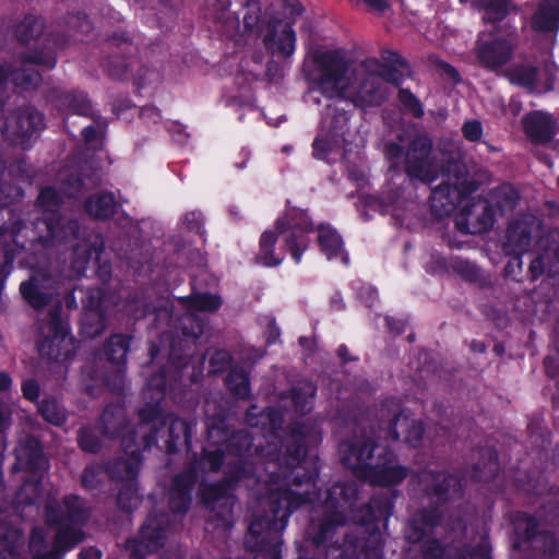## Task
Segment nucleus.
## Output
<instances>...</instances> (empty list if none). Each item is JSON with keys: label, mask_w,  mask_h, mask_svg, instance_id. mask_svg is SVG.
I'll return each mask as SVG.
<instances>
[{"label": "nucleus", "mask_w": 559, "mask_h": 559, "mask_svg": "<svg viewBox=\"0 0 559 559\" xmlns=\"http://www.w3.org/2000/svg\"><path fill=\"white\" fill-rule=\"evenodd\" d=\"M377 61L350 63L336 51L317 56L308 79L314 88L328 98H340L356 107L378 105L384 98L385 83L400 85L402 75L397 71L384 70L379 74L371 71Z\"/></svg>", "instance_id": "nucleus-1"}, {"label": "nucleus", "mask_w": 559, "mask_h": 559, "mask_svg": "<svg viewBox=\"0 0 559 559\" xmlns=\"http://www.w3.org/2000/svg\"><path fill=\"white\" fill-rule=\"evenodd\" d=\"M311 226L306 212L290 211L285 217L278 219L272 229L261 235L258 261L265 266L281 264L285 257V246L295 262L299 263L309 242L305 233L310 231Z\"/></svg>", "instance_id": "nucleus-2"}, {"label": "nucleus", "mask_w": 559, "mask_h": 559, "mask_svg": "<svg viewBox=\"0 0 559 559\" xmlns=\"http://www.w3.org/2000/svg\"><path fill=\"white\" fill-rule=\"evenodd\" d=\"M340 452L344 464L372 485H396L407 475L385 448L371 441L344 442Z\"/></svg>", "instance_id": "nucleus-3"}, {"label": "nucleus", "mask_w": 559, "mask_h": 559, "mask_svg": "<svg viewBox=\"0 0 559 559\" xmlns=\"http://www.w3.org/2000/svg\"><path fill=\"white\" fill-rule=\"evenodd\" d=\"M271 500L276 503L275 520H255L246 536L247 547L257 552L254 559H281L278 533L286 526V519L293 508L304 502H314L308 491L284 490L278 496L272 493Z\"/></svg>", "instance_id": "nucleus-4"}, {"label": "nucleus", "mask_w": 559, "mask_h": 559, "mask_svg": "<svg viewBox=\"0 0 559 559\" xmlns=\"http://www.w3.org/2000/svg\"><path fill=\"white\" fill-rule=\"evenodd\" d=\"M357 497V487L355 484L334 485L328 492L323 501L324 523L322 524V535L328 534L332 526L346 522L345 513L353 507Z\"/></svg>", "instance_id": "nucleus-5"}, {"label": "nucleus", "mask_w": 559, "mask_h": 559, "mask_svg": "<svg viewBox=\"0 0 559 559\" xmlns=\"http://www.w3.org/2000/svg\"><path fill=\"white\" fill-rule=\"evenodd\" d=\"M305 437V432H293L290 439L293 442L297 443L292 450L289 447L286 449V453L284 455L277 454V437L273 436L272 442L267 444L266 448L261 449V456L269 460V464L274 463V465H278L282 468V474L285 479L290 478L292 476L287 475L286 469L293 468L294 480H298L300 471L305 469L308 465V462L302 460V455L305 453L304 444L301 440Z\"/></svg>", "instance_id": "nucleus-6"}, {"label": "nucleus", "mask_w": 559, "mask_h": 559, "mask_svg": "<svg viewBox=\"0 0 559 559\" xmlns=\"http://www.w3.org/2000/svg\"><path fill=\"white\" fill-rule=\"evenodd\" d=\"M214 19L224 23L227 31L252 33L260 28L261 9L257 3L248 1L242 24L236 11L229 10L228 0H212Z\"/></svg>", "instance_id": "nucleus-7"}, {"label": "nucleus", "mask_w": 559, "mask_h": 559, "mask_svg": "<svg viewBox=\"0 0 559 559\" xmlns=\"http://www.w3.org/2000/svg\"><path fill=\"white\" fill-rule=\"evenodd\" d=\"M45 338L39 345L43 356L56 360L67 359L74 349L73 338L69 335L68 324L60 319H52L43 330Z\"/></svg>", "instance_id": "nucleus-8"}, {"label": "nucleus", "mask_w": 559, "mask_h": 559, "mask_svg": "<svg viewBox=\"0 0 559 559\" xmlns=\"http://www.w3.org/2000/svg\"><path fill=\"white\" fill-rule=\"evenodd\" d=\"M263 44L273 55L289 57L295 51L296 36L289 22L275 21L262 31Z\"/></svg>", "instance_id": "nucleus-9"}, {"label": "nucleus", "mask_w": 559, "mask_h": 559, "mask_svg": "<svg viewBox=\"0 0 559 559\" xmlns=\"http://www.w3.org/2000/svg\"><path fill=\"white\" fill-rule=\"evenodd\" d=\"M389 413L393 415L389 427L392 439L403 440L414 447L419 444L424 435L421 421L414 418L408 412L401 411L397 404H393Z\"/></svg>", "instance_id": "nucleus-10"}, {"label": "nucleus", "mask_w": 559, "mask_h": 559, "mask_svg": "<svg viewBox=\"0 0 559 559\" xmlns=\"http://www.w3.org/2000/svg\"><path fill=\"white\" fill-rule=\"evenodd\" d=\"M429 151L430 141L427 138L419 136L413 142L406 156V170L411 177L428 182L435 179Z\"/></svg>", "instance_id": "nucleus-11"}, {"label": "nucleus", "mask_w": 559, "mask_h": 559, "mask_svg": "<svg viewBox=\"0 0 559 559\" xmlns=\"http://www.w3.org/2000/svg\"><path fill=\"white\" fill-rule=\"evenodd\" d=\"M162 519H150L142 527L136 539L128 540L126 547L134 556L141 558L148 552L157 550L164 540V533L160 531Z\"/></svg>", "instance_id": "nucleus-12"}, {"label": "nucleus", "mask_w": 559, "mask_h": 559, "mask_svg": "<svg viewBox=\"0 0 559 559\" xmlns=\"http://www.w3.org/2000/svg\"><path fill=\"white\" fill-rule=\"evenodd\" d=\"M512 51V45L509 40L500 37L491 38L483 34L479 38L478 55L487 67L495 68L504 63Z\"/></svg>", "instance_id": "nucleus-13"}, {"label": "nucleus", "mask_w": 559, "mask_h": 559, "mask_svg": "<svg viewBox=\"0 0 559 559\" xmlns=\"http://www.w3.org/2000/svg\"><path fill=\"white\" fill-rule=\"evenodd\" d=\"M537 32H555L559 28V0H539L531 17Z\"/></svg>", "instance_id": "nucleus-14"}, {"label": "nucleus", "mask_w": 559, "mask_h": 559, "mask_svg": "<svg viewBox=\"0 0 559 559\" xmlns=\"http://www.w3.org/2000/svg\"><path fill=\"white\" fill-rule=\"evenodd\" d=\"M556 129V120L543 111L532 112L524 120L526 134L536 142L549 141L555 134Z\"/></svg>", "instance_id": "nucleus-15"}, {"label": "nucleus", "mask_w": 559, "mask_h": 559, "mask_svg": "<svg viewBox=\"0 0 559 559\" xmlns=\"http://www.w3.org/2000/svg\"><path fill=\"white\" fill-rule=\"evenodd\" d=\"M97 297L92 295L87 301L90 308L83 319L82 329L86 336L94 337L104 330V322L102 318V310L105 304L100 292H96Z\"/></svg>", "instance_id": "nucleus-16"}, {"label": "nucleus", "mask_w": 559, "mask_h": 559, "mask_svg": "<svg viewBox=\"0 0 559 559\" xmlns=\"http://www.w3.org/2000/svg\"><path fill=\"white\" fill-rule=\"evenodd\" d=\"M318 241L321 251L325 254L328 260L340 259V261L344 263L347 261L343 251V241L338 234L330 226L320 225L318 227Z\"/></svg>", "instance_id": "nucleus-17"}, {"label": "nucleus", "mask_w": 559, "mask_h": 559, "mask_svg": "<svg viewBox=\"0 0 559 559\" xmlns=\"http://www.w3.org/2000/svg\"><path fill=\"white\" fill-rule=\"evenodd\" d=\"M116 207V201L111 193H95L86 202V211L95 217H107Z\"/></svg>", "instance_id": "nucleus-18"}, {"label": "nucleus", "mask_w": 559, "mask_h": 559, "mask_svg": "<svg viewBox=\"0 0 559 559\" xmlns=\"http://www.w3.org/2000/svg\"><path fill=\"white\" fill-rule=\"evenodd\" d=\"M493 223L491 213L487 212V205L479 202L473 206V212L467 214V229L471 233L486 230Z\"/></svg>", "instance_id": "nucleus-19"}, {"label": "nucleus", "mask_w": 559, "mask_h": 559, "mask_svg": "<svg viewBox=\"0 0 559 559\" xmlns=\"http://www.w3.org/2000/svg\"><path fill=\"white\" fill-rule=\"evenodd\" d=\"M453 195L455 198L459 195V191L454 188L452 191L448 186L438 187L432 191L431 194V206L436 213L439 215H448L454 209V201L449 200V195Z\"/></svg>", "instance_id": "nucleus-20"}, {"label": "nucleus", "mask_w": 559, "mask_h": 559, "mask_svg": "<svg viewBox=\"0 0 559 559\" xmlns=\"http://www.w3.org/2000/svg\"><path fill=\"white\" fill-rule=\"evenodd\" d=\"M190 317L195 311H214L219 308L221 299L215 295H194L182 299Z\"/></svg>", "instance_id": "nucleus-21"}, {"label": "nucleus", "mask_w": 559, "mask_h": 559, "mask_svg": "<svg viewBox=\"0 0 559 559\" xmlns=\"http://www.w3.org/2000/svg\"><path fill=\"white\" fill-rule=\"evenodd\" d=\"M128 439H123L122 444L127 453H130V462H119L117 464L118 477L132 479L136 474L140 465V456L136 449H130Z\"/></svg>", "instance_id": "nucleus-22"}, {"label": "nucleus", "mask_w": 559, "mask_h": 559, "mask_svg": "<svg viewBox=\"0 0 559 559\" xmlns=\"http://www.w3.org/2000/svg\"><path fill=\"white\" fill-rule=\"evenodd\" d=\"M477 5L484 9V19L489 21H499L508 12L507 0H474Z\"/></svg>", "instance_id": "nucleus-23"}, {"label": "nucleus", "mask_w": 559, "mask_h": 559, "mask_svg": "<svg viewBox=\"0 0 559 559\" xmlns=\"http://www.w3.org/2000/svg\"><path fill=\"white\" fill-rule=\"evenodd\" d=\"M21 293L33 307L40 308L46 304V294L39 290V285L36 278L21 284Z\"/></svg>", "instance_id": "nucleus-24"}, {"label": "nucleus", "mask_w": 559, "mask_h": 559, "mask_svg": "<svg viewBox=\"0 0 559 559\" xmlns=\"http://www.w3.org/2000/svg\"><path fill=\"white\" fill-rule=\"evenodd\" d=\"M127 341L122 336H114L108 344V356L116 364H122L127 357Z\"/></svg>", "instance_id": "nucleus-25"}, {"label": "nucleus", "mask_w": 559, "mask_h": 559, "mask_svg": "<svg viewBox=\"0 0 559 559\" xmlns=\"http://www.w3.org/2000/svg\"><path fill=\"white\" fill-rule=\"evenodd\" d=\"M39 411L43 417L53 425H60L64 420L63 409L55 401L43 403Z\"/></svg>", "instance_id": "nucleus-26"}, {"label": "nucleus", "mask_w": 559, "mask_h": 559, "mask_svg": "<svg viewBox=\"0 0 559 559\" xmlns=\"http://www.w3.org/2000/svg\"><path fill=\"white\" fill-rule=\"evenodd\" d=\"M539 73L535 69H519L511 75V81L528 88H536Z\"/></svg>", "instance_id": "nucleus-27"}, {"label": "nucleus", "mask_w": 559, "mask_h": 559, "mask_svg": "<svg viewBox=\"0 0 559 559\" xmlns=\"http://www.w3.org/2000/svg\"><path fill=\"white\" fill-rule=\"evenodd\" d=\"M228 386L229 389L235 392V394L239 395L240 397H245L249 394V382L248 378L237 371H233L228 376Z\"/></svg>", "instance_id": "nucleus-28"}, {"label": "nucleus", "mask_w": 559, "mask_h": 559, "mask_svg": "<svg viewBox=\"0 0 559 559\" xmlns=\"http://www.w3.org/2000/svg\"><path fill=\"white\" fill-rule=\"evenodd\" d=\"M83 535L76 527H67L64 531L59 530L57 533V545L66 548H71L76 543L81 542Z\"/></svg>", "instance_id": "nucleus-29"}, {"label": "nucleus", "mask_w": 559, "mask_h": 559, "mask_svg": "<svg viewBox=\"0 0 559 559\" xmlns=\"http://www.w3.org/2000/svg\"><path fill=\"white\" fill-rule=\"evenodd\" d=\"M188 489L182 487L181 479L176 480V487L171 493V508L175 511H182L189 502Z\"/></svg>", "instance_id": "nucleus-30"}, {"label": "nucleus", "mask_w": 559, "mask_h": 559, "mask_svg": "<svg viewBox=\"0 0 559 559\" xmlns=\"http://www.w3.org/2000/svg\"><path fill=\"white\" fill-rule=\"evenodd\" d=\"M13 81L25 88L37 86L40 81V75L37 71L26 68L21 72L13 74Z\"/></svg>", "instance_id": "nucleus-31"}, {"label": "nucleus", "mask_w": 559, "mask_h": 559, "mask_svg": "<svg viewBox=\"0 0 559 559\" xmlns=\"http://www.w3.org/2000/svg\"><path fill=\"white\" fill-rule=\"evenodd\" d=\"M64 507L67 512V521L76 523L83 519L81 515L82 503L76 497H69L64 500Z\"/></svg>", "instance_id": "nucleus-32"}, {"label": "nucleus", "mask_w": 559, "mask_h": 559, "mask_svg": "<svg viewBox=\"0 0 559 559\" xmlns=\"http://www.w3.org/2000/svg\"><path fill=\"white\" fill-rule=\"evenodd\" d=\"M399 98L401 103L413 112L415 116H420L423 114L421 107L416 98L407 91H400Z\"/></svg>", "instance_id": "nucleus-33"}, {"label": "nucleus", "mask_w": 559, "mask_h": 559, "mask_svg": "<svg viewBox=\"0 0 559 559\" xmlns=\"http://www.w3.org/2000/svg\"><path fill=\"white\" fill-rule=\"evenodd\" d=\"M463 133L467 140L476 141L480 139L483 129L478 121H468L463 126Z\"/></svg>", "instance_id": "nucleus-34"}, {"label": "nucleus", "mask_w": 559, "mask_h": 559, "mask_svg": "<svg viewBox=\"0 0 559 559\" xmlns=\"http://www.w3.org/2000/svg\"><path fill=\"white\" fill-rule=\"evenodd\" d=\"M79 442L84 451L94 452L98 448L97 440L87 430L81 432Z\"/></svg>", "instance_id": "nucleus-35"}, {"label": "nucleus", "mask_w": 559, "mask_h": 559, "mask_svg": "<svg viewBox=\"0 0 559 559\" xmlns=\"http://www.w3.org/2000/svg\"><path fill=\"white\" fill-rule=\"evenodd\" d=\"M230 362V357L227 352H217L212 357V366L214 372H219L225 369Z\"/></svg>", "instance_id": "nucleus-36"}, {"label": "nucleus", "mask_w": 559, "mask_h": 559, "mask_svg": "<svg viewBox=\"0 0 559 559\" xmlns=\"http://www.w3.org/2000/svg\"><path fill=\"white\" fill-rule=\"evenodd\" d=\"M501 193L504 195V202L501 203V207L503 210L512 209L518 200V193L513 188L506 187L501 191Z\"/></svg>", "instance_id": "nucleus-37"}, {"label": "nucleus", "mask_w": 559, "mask_h": 559, "mask_svg": "<svg viewBox=\"0 0 559 559\" xmlns=\"http://www.w3.org/2000/svg\"><path fill=\"white\" fill-rule=\"evenodd\" d=\"M23 394L27 400L34 401L38 397L39 388L38 384L33 381L28 380L23 383Z\"/></svg>", "instance_id": "nucleus-38"}, {"label": "nucleus", "mask_w": 559, "mask_h": 559, "mask_svg": "<svg viewBox=\"0 0 559 559\" xmlns=\"http://www.w3.org/2000/svg\"><path fill=\"white\" fill-rule=\"evenodd\" d=\"M66 100L69 102V105L71 107V110L76 114H85L88 109L87 100L84 97H81L80 102L78 104H74V96L68 95L66 97Z\"/></svg>", "instance_id": "nucleus-39"}, {"label": "nucleus", "mask_w": 559, "mask_h": 559, "mask_svg": "<svg viewBox=\"0 0 559 559\" xmlns=\"http://www.w3.org/2000/svg\"><path fill=\"white\" fill-rule=\"evenodd\" d=\"M314 156L317 158H324L326 152L331 148L329 141L318 138L313 142Z\"/></svg>", "instance_id": "nucleus-40"}, {"label": "nucleus", "mask_w": 559, "mask_h": 559, "mask_svg": "<svg viewBox=\"0 0 559 559\" xmlns=\"http://www.w3.org/2000/svg\"><path fill=\"white\" fill-rule=\"evenodd\" d=\"M58 195L57 192L52 188L43 189L39 195V202L43 205L48 206L50 202H55Z\"/></svg>", "instance_id": "nucleus-41"}, {"label": "nucleus", "mask_w": 559, "mask_h": 559, "mask_svg": "<svg viewBox=\"0 0 559 559\" xmlns=\"http://www.w3.org/2000/svg\"><path fill=\"white\" fill-rule=\"evenodd\" d=\"M79 559H100V551L95 548L84 549L80 552Z\"/></svg>", "instance_id": "nucleus-42"}, {"label": "nucleus", "mask_w": 559, "mask_h": 559, "mask_svg": "<svg viewBox=\"0 0 559 559\" xmlns=\"http://www.w3.org/2000/svg\"><path fill=\"white\" fill-rule=\"evenodd\" d=\"M11 378L5 372H0V391H5L11 386Z\"/></svg>", "instance_id": "nucleus-43"}, {"label": "nucleus", "mask_w": 559, "mask_h": 559, "mask_svg": "<svg viewBox=\"0 0 559 559\" xmlns=\"http://www.w3.org/2000/svg\"><path fill=\"white\" fill-rule=\"evenodd\" d=\"M386 155L392 159L399 158L402 155V150L397 144H392L389 146Z\"/></svg>", "instance_id": "nucleus-44"}, {"label": "nucleus", "mask_w": 559, "mask_h": 559, "mask_svg": "<svg viewBox=\"0 0 559 559\" xmlns=\"http://www.w3.org/2000/svg\"><path fill=\"white\" fill-rule=\"evenodd\" d=\"M33 63H41L47 66L48 68H52L55 66V60L52 58L44 59L41 56H35L32 59Z\"/></svg>", "instance_id": "nucleus-45"}, {"label": "nucleus", "mask_w": 559, "mask_h": 559, "mask_svg": "<svg viewBox=\"0 0 559 559\" xmlns=\"http://www.w3.org/2000/svg\"><path fill=\"white\" fill-rule=\"evenodd\" d=\"M8 425V409L5 406L0 405V429Z\"/></svg>", "instance_id": "nucleus-46"}, {"label": "nucleus", "mask_w": 559, "mask_h": 559, "mask_svg": "<svg viewBox=\"0 0 559 559\" xmlns=\"http://www.w3.org/2000/svg\"><path fill=\"white\" fill-rule=\"evenodd\" d=\"M207 460L212 468H218L221 465V454H207Z\"/></svg>", "instance_id": "nucleus-47"}, {"label": "nucleus", "mask_w": 559, "mask_h": 559, "mask_svg": "<svg viewBox=\"0 0 559 559\" xmlns=\"http://www.w3.org/2000/svg\"><path fill=\"white\" fill-rule=\"evenodd\" d=\"M94 134H95V130H94V128H92V127L84 128V130H83V136H84V139H85L87 142L92 141V139H93Z\"/></svg>", "instance_id": "nucleus-48"}, {"label": "nucleus", "mask_w": 559, "mask_h": 559, "mask_svg": "<svg viewBox=\"0 0 559 559\" xmlns=\"http://www.w3.org/2000/svg\"><path fill=\"white\" fill-rule=\"evenodd\" d=\"M124 497H126V493H124V492H121V493L119 495V498H118L119 503H120V506H121L122 508H124V509H129V508H131L133 504H132V503H127V502H126V500H124Z\"/></svg>", "instance_id": "nucleus-49"}, {"label": "nucleus", "mask_w": 559, "mask_h": 559, "mask_svg": "<svg viewBox=\"0 0 559 559\" xmlns=\"http://www.w3.org/2000/svg\"><path fill=\"white\" fill-rule=\"evenodd\" d=\"M525 522H526V537H531L532 536V533L530 532L533 527H534V521L532 519H525Z\"/></svg>", "instance_id": "nucleus-50"}, {"label": "nucleus", "mask_w": 559, "mask_h": 559, "mask_svg": "<svg viewBox=\"0 0 559 559\" xmlns=\"http://www.w3.org/2000/svg\"><path fill=\"white\" fill-rule=\"evenodd\" d=\"M292 9H293V12H295L296 14H299L301 12V8H300L299 3H297L296 1H294V3L292 4Z\"/></svg>", "instance_id": "nucleus-51"}, {"label": "nucleus", "mask_w": 559, "mask_h": 559, "mask_svg": "<svg viewBox=\"0 0 559 559\" xmlns=\"http://www.w3.org/2000/svg\"><path fill=\"white\" fill-rule=\"evenodd\" d=\"M48 228H49V233H50L52 239L59 237V233L55 227L49 226Z\"/></svg>", "instance_id": "nucleus-52"}, {"label": "nucleus", "mask_w": 559, "mask_h": 559, "mask_svg": "<svg viewBox=\"0 0 559 559\" xmlns=\"http://www.w3.org/2000/svg\"><path fill=\"white\" fill-rule=\"evenodd\" d=\"M367 290H368V298L372 301L376 298V292L370 287H368Z\"/></svg>", "instance_id": "nucleus-53"}, {"label": "nucleus", "mask_w": 559, "mask_h": 559, "mask_svg": "<svg viewBox=\"0 0 559 559\" xmlns=\"http://www.w3.org/2000/svg\"><path fill=\"white\" fill-rule=\"evenodd\" d=\"M267 469L270 471L271 473V480L275 484L278 481V477L277 478H274V474L275 472L273 469H271V466H267Z\"/></svg>", "instance_id": "nucleus-54"}, {"label": "nucleus", "mask_w": 559, "mask_h": 559, "mask_svg": "<svg viewBox=\"0 0 559 559\" xmlns=\"http://www.w3.org/2000/svg\"><path fill=\"white\" fill-rule=\"evenodd\" d=\"M388 324H389L390 329H392V330H396V332H397V333H400V332H401V330H402V329H400V326H393V325H392V321H391V320H388Z\"/></svg>", "instance_id": "nucleus-55"}, {"label": "nucleus", "mask_w": 559, "mask_h": 559, "mask_svg": "<svg viewBox=\"0 0 559 559\" xmlns=\"http://www.w3.org/2000/svg\"><path fill=\"white\" fill-rule=\"evenodd\" d=\"M88 473H90V472H88V471H86V472L84 473L83 477H82V483H83V485H84V486H88V485H87V474H88Z\"/></svg>", "instance_id": "nucleus-56"}, {"label": "nucleus", "mask_w": 559, "mask_h": 559, "mask_svg": "<svg viewBox=\"0 0 559 559\" xmlns=\"http://www.w3.org/2000/svg\"><path fill=\"white\" fill-rule=\"evenodd\" d=\"M27 26H32L33 28H34V27L39 28V25H38V23H37L36 21L28 22V23H27Z\"/></svg>", "instance_id": "nucleus-57"}, {"label": "nucleus", "mask_w": 559, "mask_h": 559, "mask_svg": "<svg viewBox=\"0 0 559 559\" xmlns=\"http://www.w3.org/2000/svg\"><path fill=\"white\" fill-rule=\"evenodd\" d=\"M51 513H52V509H51V507L49 506V507H48V520H49V521H53V518H52V514H51Z\"/></svg>", "instance_id": "nucleus-58"}, {"label": "nucleus", "mask_w": 559, "mask_h": 559, "mask_svg": "<svg viewBox=\"0 0 559 559\" xmlns=\"http://www.w3.org/2000/svg\"><path fill=\"white\" fill-rule=\"evenodd\" d=\"M312 393H313L312 388L310 385H308V395H309V397H311Z\"/></svg>", "instance_id": "nucleus-59"}, {"label": "nucleus", "mask_w": 559, "mask_h": 559, "mask_svg": "<svg viewBox=\"0 0 559 559\" xmlns=\"http://www.w3.org/2000/svg\"><path fill=\"white\" fill-rule=\"evenodd\" d=\"M0 74L3 75L4 74V70L0 67Z\"/></svg>", "instance_id": "nucleus-60"}, {"label": "nucleus", "mask_w": 559, "mask_h": 559, "mask_svg": "<svg viewBox=\"0 0 559 559\" xmlns=\"http://www.w3.org/2000/svg\"><path fill=\"white\" fill-rule=\"evenodd\" d=\"M205 502H206V503H210V502H211V499H210V498H205Z\"/></svg>", "instance_id": "nucleus-61"}, {"label": "nucleus", "mask_w": 559, "mask_h": 559, "mask_svg": "<svg viewBox=\"0 0 559 559\" xmlns=\"http://www.w3.org/2000/svg\"><path fill=\"white\" fill-rule=\"evenodd\" d=\"M373 519H376V514L370 515V520H373Z\"/></svg>", "instance_id": "nucleus-62"}, {"label": "nucleus", "mask_w": 559, "mask_h": 559, "mask_svg": "<svg viewBox=\"0 0 559 559\" xmlns=\"http://www.w3.org/2000/svg\"><path fill=\"white\" fill-rule=\"evenodd\" d=\"M322 539H323V536L317 540V544H320L322 542Z\"/></svg>", "instance_id": "nucleus-63"}, {"label": "nucleus", "mask_w": 559, "mask_h": 559, "mask_svg": "<svg viewBox=\"0 0 559 559\" xmlns=\"http://www.w3.org/2000/svg\"><path fill=\"white\" fill-rule=\"evenodd\" d=\"M296 404H297V405H299V404H300V402H299V399H298V397H296Z\"/></svg>", "instance_id": "nucleus-64"}]
</instances>
